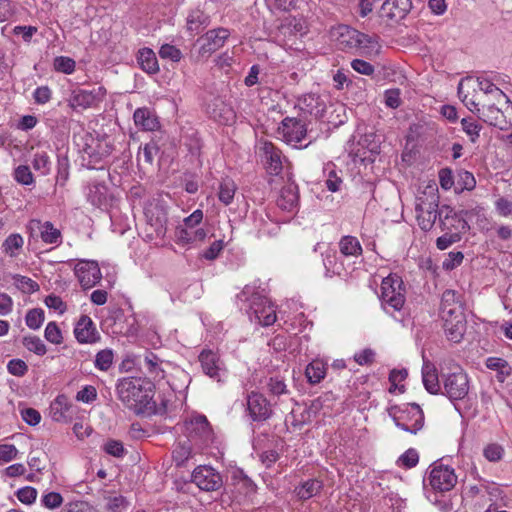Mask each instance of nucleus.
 <instances>
[{
    "instance_id": "51",
    "label": "nucleus",
    "mask_w": 512,
    "mask_h": 512,
    "mask_svg": "<svg viewBox=\"0 0 512 512\" xmlns=\"http://www.w3.org/2000/svg\"><path fill=\"white\" fill-rule=\"evenodd\" d=\"M267 388L272 395L280 396L288 393L287 385L283 378L279 376L270 377Z\"/></svg>"
},
{
    "instance_id": "2",
    "label": "nucleus",
    "mask_w": 512,
    "mask_h": 512,
    "mask_svg": "<svg viewBox=\"0 0 512 512\" xmlns=\"http://www.w3.org/2000/svg\"><path fill=\"white\" fill-rule=\"evenodd\" d=\"M331 37L339 49L346 52L367 56L378 53L380 48L376 36H369L347 25H338L332 28Z\"/></svg>"
},
{
    "instance_id": "38",
    "label": "nucleus",
    "mask_w": 512,
    "mask_h": 512,
    "mask_svg": "<svg viewBox=\"0 0 512 512\" xmlns=\"http://www.w3.org/2000/svg\"><path fill=\"white\" fill-rule=\"evenodd\" d=\"M236 185L233 180L225 179L221 182L218 198L224 205H229L234 199Z\"/></svg>"
},
{
    "instance_id": "33",
    "label": "nucleus",
    "mask_w": 512,
    "mask_h": 512,
    "mask_svg": "<svg viewBox=\"0 0 512 512\" xmlns=\"http://www.w3.org/2000/svg\"><path fill=\"white\" fill-rule=\"evenodd\" d=\"M322 488V481L318 479H308L295 488V494L300 500H308L319 494Z\"/></svg>"
},
{
    "instance_id": "55",
    "label": "nucleus",
    "mask_w": 512,
    "mask_h": 512,
    "mask_svg": "<svg viewBox=\"0 0 512 512\" xmlns=\"http://www.w3.org/2000/svg\"><path fill=\"white\" fill-rule=\"evenodd\" d=\"M41 502L48 509H56L63 503V497L58 492H48L42 496Z\"/></svg>"
},
{
    "instance_id": "25",
    "label": "nucleus",
    "mask_w": 512,
    "mask_h": 512,
    "mask_svg": "<svg viewBox=\"0 0 512 512\" xmlns=\"http://www.w3.org/2000/svg\"><path fill=\"white\" fill-rule=\"evenodd\" d=\"M29 228L32 231H38L40 238L46 244H60L61 243V232L55 228L54 225L49 222H41L40 220H31Z\"/></svg>"
},
{
    "instance_id": "22",
    "label": "nucleus",
    "mask_w": 512,
    "mask_h": 512,
    "mask_svg": "<svg viewBox=\"0 0 512 512\" xmlns=\"http://www.w3.org/2000/svg\"><path fill=\"white\" fill-rule=\"evenodd\" d=\"M198 359L203 372L210 378L220 381L224 368L218 354L212 350L204 349L199 354Z\"/></svg>"
},
{
    "instance_id": "63",
    "label": "nucleus",
    "mask_w": 512,
    "mask_h": 512,
    "mask_svg": "<svg viewBox=\"0 0 512 512\" xmlns=\"http://www.w3.org/2000/svg\"><path fill=\"white\" fill-rule=\"evenodd\" d=\"M351 67L358 73L363 75H372L374 73V67L367 61L362 59H354L351 62Z\"/></svg>"
},
{
    "instance_id": "57",
    "label": "nucleus",
    "mask_w": 512,
    "mask_h": 512,
    "mask_svg": "<svg viewBox=\"0 0 512 512\" xmlns=\"http://www.w3.org/2000/svg\"><path fill=\"white\" fill-rule=\"evenodd\" d=\"M504 450L498 444H489L484 448L483 454L488 461L496 462L503 457Z\"/></svg>"
},
{
    "instance_id": "43",
    "label": "nucleus",
    "mask_w": 512,
    "mask_h": 512,
    "mask_svg": "<svg viewBox=\"0 0 512 512\" xmlns=\"http://www.w3.org/2000/svg\"><path fill=\"white\" fill-rule=\"evenodd\" d=\"M461 125L463 131L469 136L470 141L475 143L480 136L482 126L472 118H463Z\"/></svg>"
},
{
    "instance_id": "45",
    "label": "nucleus",
    "mask_w": 512,
    "mask_h": 512,
    "mask_svg": "<svg viewBox=\"0 0 512 512\" xmlns=\"http://www.w3.org/2000/svg\"><path fill=\"white\" fill-rule=\"evenodd\" d=\"M408 376V372L406 369H393L389 374V382L391 383V387L389 392L393 393L396 390H399L400 393L404 392V386H398V383L404 381Z\"/></svg>"
},
{
    "instance_id": "47",
    "label": "nucleus",
    "mask_w": 512,
    "mask_h": 512,
    "mask_svg": "<svg viewBox=\"0 0 512 512\" xmlns=\"http://www.w3.org/2000/svg\"><path fill=\"white\" fill-rule=\"evenodd\" d=\"M26 325L33 330L41 327L44 322V311L42 309H31L25 317Z\"/></svg>"
},
{
    "instance_id": "3",
    "label": "nucleus",
    "mask_w": 512,
    "mask_h": 512,
    "mask_svg": "<svg viewBox=\"0 0 512 512\" xmlns=\"http://www.w3.org/2000/svg\"><path fill=\"white\" fill-rule=\"evenodd\" d=\"M405 287L400 276L390 274L382 280L380 301L386 313L400 311L406 301Z\"/></svg>"
},
{
    "instance_id": "59",
    "label": "nucleus",
    "mask_w": 512,
    "mask_h": 512,
    "mask_svg": "<svg viewBox=\"0 0 512 512\" xmlns=\"http://www.w3.org/2000/svg\"><path fill=\"white\" fill-rule=\"evenodd\" d=\"M17 497L22 503L31 504L36 500L37 490L30 486L21 488L17 492Z\"/></svg>"
},
{
    "instance_id": "53",
    "label": "nucleus",
    "mask_w": 512,
    "mask_h": 512,
    "mask_svg": "<svg viewBox=\"0 0 512 512\" xmlns=\"http://www.w3.org/2000/svg\"><path fill=\"white\" fill-rule=\"evenodd\" d=\"M159 56L162 59H169L173 62H178L182 58V53L177 47L170 44H164L160 47Z\"/></svg>"
},
{
    "instance_id": "18",
    "label": "nucleus",
    "mask_w": 512,
    "mask_h": 512,
    "mask_svg": "<svg viewBox=\"0 0 512 512\" xmlns=\"http://www.w3.org/2000/svg\"><path fill=\"white\" fill-rule=\"evenodd\" d=\"M203 451L191 439H178L172 450V461L176 467H186L190 460Z\"/></svg>"
},
{
    "instance_id": "10",
    "label": "nucleus",
    "mask_w": 512,
    "mask_h": 512,
    "mask_svg": "<svg viewBox=\"0 0 512 512\" xmlns=\"http://www.w3.org/2000/svg\"><path fill=\"white\" fill-rule=\"evenodd\" d=\"M191 482L203 491H216L223 486L220 473L209 465L197 466L191 474Z\"/></svg>"
},
{
    "instance_id": "6",
    "label": "nucleus",
    "mask_w": 512,
    "mask_h": 512,
    "mask_svg": "<svg viewBox=\"0 0 512 512\" xmlns=\"http://www.w3.org/2000/svg\"><path fill=\"white\" fill-rule=\"evenodd\" d=\"M496 103L484 101L481 105L478 116L489 125L506 129L507 126H512V103L509 98L502 100L501 107Z\"/></svg>"
},
{
    "instance_id": "32",
    "label": "nucleus",
    "mask_w": 512,
    "mask_h": 512,
    "mask_svg": "<svg viewBox=\"0 0 512 512\" xmlns=\"http://www.w3.org/2000/svg\"><path fill=\"white\" fill-rule=\"evenodd\" d=\"M137 61L141 69L148 74L159 72V65L156 54L150 48H142L138 51Z\"/></svg>"
},
{
    "instance_id": "37",
    "label": "nucleus",
    "mask_w": 512,
    "mask_h": 512,
    "mask_svg": "<svg viewBox=\"0 0 512 512\" xmlns=\"http://www.w3.org/2000/svg\"><path fill=\"white\" fill-rule=\"evenodd\" d=\"M208 25V17L203 11L192 10L187 17V29L192 33H198L202 26Z\"/></svg>"
},
{
    "instance_id": "24",
    "label": "nucleus",
    "mask_w": 512,
    "mask_h": 512,
    "mask_svg": "<svg viewBox=\"0 0 512 512\" xmlns=\"http://www.w3.org/2000/svg\"><path fill=\"white\" fill-rule=\"evenodd\" d=\"M74 335L80 343H94L99 338L92 319L82 315L74 328Z\"/></svg>"
},
{
    "instance_id": "17",
    "label": "nucleus",
    "mask_w": 512,
    "mask_h": 512,
    "mask_svg": "<svg viewBox=\"0 0 512 512\" xmlns=\"http://www.w3.org/2000/svg\"><path fill=\"white\" fill-rule=\"evenodd\" d=\"M104 95L105 93L101 87L93 90L77 89L72 92L69 105L74 109L92 108L103 100Z\"/></svg>"
},
{
    "instance_id": "12",
    "label": "nucleus",
    "mask_w": 512,
    "mask_h": 512,
    "mask_svg": "<svg viewBox=\"0 0 512 512\" xmlns=\"http://www.w3.org/2000/svg\"><path fill=\"white\" fill-rule=\"evenodd\" d=\"M394 422L400 429L416 434L424 425V413L418 404H408L401 415L394 417Z\"/></svg>"
},
{
    "instance_id": "1",
    "label": "nucleus",
    "mask_w": 512,
    "mask_h": 512,
    "mask_svg": "<svg viewBox=\"0 0 512 512\" xmlns=\"http://www.w3.org/2000/svg\"><path fill=\"white\" fill-rule=\"evenodd\" d=\"M154 388L151 380L136 377L123 378L116 386L119 400L136 414L155 413Z\"/></svg>"
},
{
    "instance_id": "42",
    "label": "nucleus",
    "mask_w": 512,
    "mask_h": 512,
    "mask_svg": "<svg viewBox=\"0 0 512 512\" xmlns=\"http://www.w3.org/2000/svg\"><path fill=\"white\" fill-rule=\"evenodd\" d=\"M33 168L42 175H48L50 172L51 161L46 152H37L32 161Z\"/></svg>"
},
{
    "instance_id": "4",
    "label": "nucleus",
    "mask_w": 512,
    "mask_h": 512,
    "mask_svg": "<svg viewBox=\"0 0 512 512\" xmlns=\"http://www.w3.org/2000/svg\"><path fill=\"white\" fill-rule=\"evenodd\" d=\"M147 237L163 238L167 231L168 206L160 198L149 200L144 207Z\"/></svg>"
},
{
    "instance_id": "46",
    "label": "nucleus",
    "mask_w": 512,
    "mask_h": 512,
    "mask_svg": "<svg viewBox=\"0 0 512 512\" xmlns=\"http://www.w3.org/2000/svg\"><path fill=\"white\" fill-rule=\"evenodd\" d=\"M105 500V507L110 512H123L128 506L125 497L122 495L108 496Z\"/></svg>"
},
{
    "instance_id": "7",
    "label": "nucleus",
    "mask_w": 512,
    "mask_h": 512,
    "mask_svg": "<svg viewBox=\"0 0 512 512\" xmlns=\"http://www.w3.org/2000/svg\"><path fill=\"white\" fill-rule=\"evenodd\" d=\"M183 428L185 439H191L192 443L203 450L214 441L212 428L203 415H197L185 421Z\"/></svg>"
},
{
    "instance_id": "60",
    "label": "nucleus",
    "mask_w": 512,
    "mask_h": 512,
    "mask_svg": "<svg viewBox=\"0 0 512 512\" xmlns=\"http://www.w3.org/2000/svg\"><path fill=\"white\" fill-rule=\"evenodd\" d=\"M224 248L223 240L214 241L205 251L202 253V257L207 260H214L218 257L219 253Z\"/></svg>"
},
{
    "instance_id": "48",
    "label": "nucleus",
    "mask_w": 512,
    "mask_h": 512,
    "mask_svg": "<svg viewBox=\"0 0 512 512\" xmlns=\"http://www.w3.org/2000/svg\"><path fill=\"white\" fill-rule=\"evenodd\" d=\"M75 61L70 57L58 56L54 59L53 67L56 71L71 74L75 70Z\"/></svg>"
},
{
    "instance_id": "36",
    "label": "nucleus",
    "mask_w": 512,
    "mask_h": 512,
    "mask_svg": "<svg viewBox=\"0 0 512 512\" xmlns=\"http://www.w3.org/2000/svg\"><path fill=\"white\" fill-rule=\"evenodd\" d=\"M326 374V368L322 361L314 360L312 361L305 370V375L307 380L311 384H317L322 379H324Z\"/></svg>"
},
{
    "instance_id": "9",
    "label": "nucleus",
    "mask_w": 512,
    "mask_h": 512,
    "mask_svg": "<svg viewBox=\"0 0 512 512\" xmlns=\"http://www.w3.org/2000/svg\"><path fill=\"white\" fill-rule=\"evenodd\" d=\"M469 389V378L462 368L456 367L455 371L443 375V394L451 401L463 400Z\"/></svg>"
},
{
    "instance_id": "58",
    "label": "nucleus",
    "mask_w": 512,
    "mask_h": 512,
    "mask_svg": "<svg viewBox=\"0 0 512 512\" xmlns=\"http://www.w3.org/2000/svg\"><path fill=\"white\" fill-rule=\"evenodd\" d=\"M495 210L502 217H509L512 215V201L505 197H499L495 201Z\"/></svg>"
},
{
    "instance_id": "64",
    "label": "nucleus",
    "mask_w": 512,
    "mask_h": 512,
    "mask_svg": "<svg viewBox=\"0 0 512 512\" xmlns=\"http://www.w3.org/2000/svg\"><path fill=\"white\" fill-rule=\"evenodd\" d=\"M21 416L23 421H25L30 426H35L39 424L41 420L40 413L33 408H26L21 411Z\"/></svg>"
},
{
    "instance_id": "5",
    "label": "nucleus",
    "mask_w": 512,
    "mask_h": 512,
    "mask_svg": "<svg viewBox=\"0 0 512 512\" xmlns=\"http://www.w3.org/2000/svg\"><path fill=\"white\" fill-rule=\"evenodd\" d=\"M439 195L437 189L428 187V191H424L417 196L415 203L416 219L419 227L424 231L433 228L438 217Z\"/></svg>"
},
{
    "instance_id": "30",
    "label": "nucleus",
    "mask_w": 512,
    "mask_h": 512,
    "mask_svg": "<svg viewBox=\"0 0 512 512\" xmlns=\"http://www.w3.org/2000/svg\"><path fill=\"white\" fill-rule=\"evenodd\" d=\"M422 381L425 389L431 394H438L441 390L438 373L435 365L424 360L422 366Z\"/></svg>"
},
{
    "instance_id": "28",
    "label": "nucleus",
    "mask_w": 512,
    "mask_h": 512,
    "mask_svg": "<svg viewBox=\"0 0 512 512\" xmlns=\"http://www.w3.org/2000/svg\"><path fill=\"white\" fill-rule=\"evenodd\" d=\"M299 202L298 187L295 183H288L282 187L277 199V205L284 211L291 212L297 208Z\"/></svg>"
},
{
    "instance_id": "20",
    "label": "nucleus",
    "mask_w": 512,
    "mask_h": 512,
    "mask_svg": "<svg viewBox=\"0 0 512 512\" xmlns=\"http://www.w3.org/2000/svg\"><path fill=\"white\" fill-rule=\"evenodd\" d=\"M411 8V0H385L380 9V16L398 22L406 17Z\"/></svg>"
},
{
    "instance_id": "31",
    "label": "nucleus",
    "mask_w": 512,
    "mask_h": 512,
    "mask_svg": "<svg viewBox=\"0 0 512 512\" xmlns=\"http://www.w3.org/2000/svg\"><path fill=\"white\" fill-rule=\"evenodd\" d=\"M133 119L137 127L146 131H154L159 127L157 118L148 108L136 109Z\"/></svg>"
},
{
    "instance_id": "27",
    "label": "nucleus",
    "mask_w": 512,
    "mask_h": 512,
    "mask_svg": "<svg viewBox=\"0 0 512 512\" xmlns=\"http://www.w3.org/2000/svg\"><path fill=\"white\" fill-rule=\"evenodd\" d=\"M440 313L441 317L464 314L460 297L454 290H446L443 292Z\"/></svg>"
},
{
    "instance_id": "39",
    "label": "nucleus",
    "mask_w": 512,
    "mask_h": 512,
    "mask_svg": "<svg viewBox=\"0 0 512 512\" xmlns=\"http://www.w3.org/2000/svg\"><path fill=\"white\" fill-rule=\"evenodd\" d=\"M22 343L27 350L35 353L36 355L43 356L47 352L44 342L38 336H25L22 340Z\"/></svg>"
},
{
    "instance_id": "44",
    "label": "nucleus",
    "mask_w": 512,
    "mask_h": 512,
    "mask_svg": "<svg viewBox=\"0 0 512 512\" xmlns=\"http://www.w3.org/2000/svg\"><path fill=\"white\" fill-rule=\"evenodd\" d=\"M23 238L19 234H11L3 243V249L6 254L11 257L16 256L17 250L22 248Z\"/></svg>"
},
{
    "instance_id": "29",
    "label": "nucleus",
    "mask_w": 512,
    "mask_h": 512,
    "mask_svg": "<svg viewBox=\"0 0 512 512\" xmlns=\"http://www.w3.org/2000/svg\"><path fill=\"white\" fill-rule=\"evenodd\" d=\"M161 363V359L152 352H146L145 355L138 360V366L146 369L148 375L153 380H161L165 377V372L160 367Z\"/></svg>"
},
{
    "instance_id": "52",
    "label": "nucleus",
    "mask_w": 512,
    "mask_h": 512,
    "mask_svg": "<svg viewBox=\"0 0 512 512\" xmlns=\"http://www.w3.org/2000/svg\"><path fill=\"white\" fill-rule=\"evenodd\" d=\"M323 264L327 272H332L333 274H340L342 265L337 263V253L335 250H328L324 254Z\"/></svg>"
},
{
    "instance_id": "61",
    "label": "nucleus",
    "mask_w": 512,
    "mask_h": 512,
    "mask_svg": "<svg viewBox=\"0 0 512 512\" xmlns=\"http://www.w3.org/2000/svg\"><path fill=\"white\" fill-rule=\"evenodd\" d=\"M104 451L114 457H122L125 454V449L120 441L109 440L104 445Z\"/></svg>"
},
{
    "instance_id": "23",
    "label": "nucleus",
    "mask_w": 512,
    "mask_h": 512,
    "mask_svg": "<svg viewBox=\"0 0 512 512\" xmlns=\"http://www.w3.org/2000/svg\"><path fill=\"white\" fill-rule=\"evenodd\" d=\"M441 318L447 339L455 343L460 342L466 330L465 315L460 314Z\"/></svg>"
},
{
    "instance_id": "49",
    "label": "nucleus",
    "mask_w": 512,
    "mask_h": 512,
    "mask_svg": "<svg viewBox=\"0 0 512 512\" xmlns=\"http://www.w3.org/2000/svg\"><path fill=\"white\" fill-rule=\"evenodd\" d=\"M14 179L22 185H31L34 183L33 174L27 165H19L14 170Z\"/></svg>"
},
{
    "instance_id": "34",
    "label": "nucleus",
    "mask_w": 512,
    "mask_h": 512,
    "mask_svg": "<svg viewBox=\"0 0 512 512\" xmlns=\"http://www.w3.org/2000/svg\"><path fill=\"white\" fill-rule=\"evenodd\" d=\"M339 250L343 256H360L362 247L359 240L354 236H343L339 242Z\"/></svg>"
},
{
    "instance_id": "19",
    "label": "nucleus",
    "mask_w": 512,
    "mask_h": 512,
    "mask_svg": "<svg viewBox=\"0 0 512 512\" xmlns=\"http://www.w3.org/2000/svg\"><path fill=\"white\" fill-rule=\"evenodd\" d=\"M297 107L303 114L321 118L326 111V101L321 95L308 93L298 98Z\"/></svg>"
},
{
    "instance_id": "62",
    "label": "nucleus",
    "mask_w": 512,
    "mask_h": 512,
    "mask_svg": "<svg viewBox=\"0 0 512 512\" xmlns=\"http://www.w3.org/2000/svg\"><path fill=\"white\" fill-rule=\"evenodd\" d=\"M97 397V391L93 386H85L77 392L76 399L84 403H90Z\"/></svg>"
},
{
    "instance_id": "15",
    "label": "nucleus",
    "mask_w": 512,
    "mask_h": 512,
    "mask_svg": "<svg viewBox=\"0 0 512 512\" xmlns=\"http://www.w3.org/2000/svg\"><path fill=\"white\" fill-rule=\"evenodd\" d=\"M74 272L85 290L94 287L102 279V273L96 261L81 260L75 265Z\"/></svg>"
},
{
    "instance_id": "35",
    "label": "nucleus",
    "mask_w": 512,
    "mask_h": 512,
    "mask_svg": "<svg viewBox=\"0 0 512 512\" xmlns=\"http://www.w3.org/2000/svg\"><path fill=\"white\" fill-rule=\"evenodd\" d=\"M478 86L479 89L487 96H491L493 100L497 102V104H501L502 100L508 98L506 94L498 88L494 83L486 78L479 77L478 78Z\"/></svg>"
},
{
    "instance_id": "56",
    "label": "nucleus",
    "mask_w": 512,
    "mask_h": 512,
    "mask_svg": "<svg viewBox=\"0 0 512 512\" xmlns=\"http://www.w3.org/2000/svg\"><path fill=\"white\" fill-rule=\"evenodd\" d=\"M7 370L13 376L22 377L27 373L28 366L21 359H12L7 364Z\"/></svg>"
},
{
    "instance_id": "54",
    "label": "nucleus",
    "mask_w": 512,
    "mask_h": 512,
    "mask_svg": "<svg viewBox=\"0 0 512 512\" xmlns=\"http://www.w3.org/2000/svg\"><path fill=\"white\" fill-rule=\"evenodd\" d=\"M418 461H419L418 452L413 448L408 449L398 459V463L405 468H412V467L416 466Z\"/></svg>"
},
{
    "instance_id": "14",
    "label": "nucleus",
    "mask_w": 512,
    "mask_h": 512,
    "mask_svg": "<svg viewBox=\"0 0 512 512\" xmlns=\"http://www.w3.org/2000/svg\"><path fill=\"white\" fill-rule=\"evenodd\" d=\"M229 35L230 32L226 28L209 30L197 40L199 54L202 57H209L212 53L223 47Z\"/></svg>"
},
{
    "instance_id": "40",
    "label": "nucleus",
    "mask_w": 512,
    "mask_h": 512,
    "mask_svg": "<svg viewBox=\"0 0 512 512\" xmlns=\"http://www.w3.org/2000/svg\"><path fill=\"white\" fill-rule=\"evenodd\" d=\"M12 279L14 285L23 293L31 294L39 290L38 283L29 277L16 274Z\"/></svg>"
},
{
    "instance_id": "26",
    "label": "nucleus",
    "mask_w": 512,
    "mask_h": 512,
    "mask_svg": "<svg viewBox=\"0 0 512 512\" xmlns=\"http://www.w3.org/2000/svg\"><path fill=\"white\" fill-rule=\"evenodd\" d=\"M72 404L65 395H58L51 403L49 412L53 421L67 423L71 420Z\"/></svg>"
},
{
    "instance_id": "16",
    "label": "nucleus",
    "mask_w": 512,
    "mask_h": 512,
    "mask_svg": "<svg viewBox=\"0 0 512 512\" xmlns=\"http://www.w3.org/2000/svg\"><path fill=\"white\" fill-rule=\"evenodd\" d=\"M259 155L269 174L279 175L281 173L283 169L282 152L272 142L261 141L259 144Z\"/></svg>"
},
{
    "instance_id": "21",
    "label": "nucleus",
    "mask_w": 512,
    "mask_h": 512,
    "mask_svg": "<svg viewBox=\"0 0 512 512\" xmlns=\"http://www.w3.org/2000/svg\"><path fill=\"white\" fill-rule=\"evenodd\" d=\"M247 408L254 421L266 420L272 413L267 399L258 392H251L247 396Z\"/></svg>"
},
{
    "instance_id": "13",
    "label": "nucleus",
    "mask_w": 512,
    "mask_h": 512,
    "mask_svg": "<svg viewBox=\"0 0 512 512\" xmlns=\"http://www.w3.org/2000/svg\"><path fill=\"white\" fill-rule=\"evenodd\" d=\"M278 133L287 144L297 147L307 135V126L303 119L286 117L278 127Z\"/></svg>"
},
{
    "instance_id": "8",
    "label": "nucleus",
    "mask_w": 512,
    "mask_h": 512,
    "mask_svg": "<svg viewBox=\"0 0 512 512\" xmlns=\"http://www.w3.org/2000/svg\"><path fill=\"white\" fill-rule=\"evenodd\" d=\"M437 492H447L452 490L457 483V475L453 467L443 464L441 461H435L429 467L428 476L424 480Z\"/></svg>"
},
{
    "instance_id": "41",
    "label": "nucleus",
    "mask_w": 512,
    "mask_h": 512,
    "mask_svg": "<svg viewBox=\"0 0 512 512\" xmlns=\"http://www.w3.org/2000/svg\"><path fill=\"white\" fill-rule=\"evenodd\" d=\"M114 353L111 349H103L95 356L94 365L101 371H107L113 364Z\"/></svg>"
},
{
    "instance_id": "50",
    "label": "nucleus",
    "mask_w": 512,
    "mask_h": 512,
    "mask_svg": "<svg viewBox=\"0 0 512 512\" xmlns=\"http://www.w3.org/2000/svg\"><path fill=\"white\" fill-rule=\"evenodd\" d=\"M45 339L52 344H61L63 341L62 332L56 322H49L44 332Z\"/></svg>"
},
{
    "instance_id": "11",
    "label": "nucleus",
    "mask_w": 512,
    "mask_h": 512,
    "mask_svg": "<svg viewBox=\"0 0 512 512\" xmlns=\"http://www.w3.org/2000/svg\"><path fill=\"white\" fill-rule=\"evenodd\" d=\"M249 316L263 326H270L276 321V310L270 300L254 294L251 298Z\"/></svg>"
}]
</instances>
